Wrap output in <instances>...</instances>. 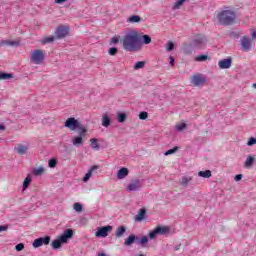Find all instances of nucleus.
<instances>
[{"mask_svg":"<svg viewBox=\"0 0 256 256\" xmlns=\"http://www.w3.org/2000/svg\"><path fill=\"white\" fill-rule=\"evenodd\" d=\"M123 49L129 51L130 53H136L141 51V35L137 31L128 32L121 40Z\"/></svg>","mask_w":256,"mask_h":256,"instance_id":"obj_1","label":"nucleus"},{"mask_svg":"<svg viewBox=\"0 0 256 256\" xmlns=\"http://www.w3.org/2000/svg\"><path fill=\"white\" fill-rule=\"evenodd\" d=\"M235 12L231 10H223L217 13L216 19L220 25H233L235 23Z\"/></svg>","mask_w":256,"mask_h":256,"instance_id":"obj_2","label":"nucleus"},{"mask_svg":"<svg viewBox=\"0 0 256 256\" xmlns=\"http://www.w3.org/2000/svg\"><path fill=\"white\" fill-rule=\"evenodd\" d=\"M64 127L70 129V131H77L79 130V135H87V128L83 124H81L77 119L74 117H70L65 121Z\"/></svg>","mask_w":256,"mask_h":256,"instance_id":"obj_3","label":"nucleus"},{"mask_svg":"<svg viewBox=\"0 0 256 256\" xmlns=\"http://www.w3.org/2000/svg\"><path fill=\"white\" fill-rule=\"evenodd\" d=\"M71 237H73V230L72 229L65 230L62 235H60L56 240L52 242L51 244L52 249H61V244L67 243V241H69Z\"/></svg>","mask_w":256,"mask_h":256,"instance_id":"obj_4","label":"nucleus"},{"mask_svg":"<svg viewBox=\"0 0 256 256\" xmlns=\"http://www.w3.org/2000/svg\"><path fill=\"white\" fill-rule=\"evenodd\" d=\"M30 61L34 65H43V61H45V51L41 49H36L31 52Z\"/></svg>","mask_w":256,"mask_h":256,"instance_id":"obj_5","label":"nucleus"},{"mask_svg":"<svg viewBox=\"0 0 256 256\" xmlns=\"http://www.w3.org/2000/svg\"><path fill=\"white\" fill-rule=\"evenodd\" d=\"M169 233V227L167 226H157L154 230L148 233L149 239H155L157 235H167Z\"/></svg>","mask_w":256,"mask_h":256,"instance_id":"obj_6","label":"nucleus"},{"mask_svg":"<svg viewBox=\"0 0 256 256\" xmlns=\"http://www.w3.org/2000/svg\"><path fill=\"white\" fill-rule=\"evenodd\" d=\"M113 231V226L108 225V226H102L97 229L95 232V237H108L109 233Z\"/></svg>","mask_w":256,"mask_h":256,"instance_id":"obj_7","label":"nucleus"},{"mask_svg":"<svg viewBox=\"0 0 256 256\" xmlns=\"http://www.w3.org/2000/svg\"><path fill=\"white\" fill-rule=\"evenodd\" d=\"M69 35V27L68 26H58L55 30L56 39H65Z\"/></svg>","mask_w":256,"mask_h":256,"instance_id":"obj_8","label":"nucleus"},{"mask_svg":"<svg viewBox=\"0 0 256 256\" xmlns=\"http://www.w3.org/2000/svg\"><path fill=\"white\" fill-rule=\"evenodd\" d=\"M49 243H51V237L45 236L35 239L32 245L34 249H39V247H43V245H49Z\"/></svg>","mask_w":256,"mask_h":256,"instance_id":"obj_9","label":"nucleus"},{"mask_svg":"<svg viewBox=\"0 0 256 256\" xmlns=\"http://www.w3.org/2000/svg\"><path fill=\"white\" fill-rule=\"evenodd\" d=\"M194 47H197L198 49H203L205 45H207V38L205 36L198 34L195 36L193 41Z\"/></svg>","mask_w":256,"mask_h":256,"instance_id":"obj_10","label":"nucleus"},{"mask_svg":"<svg viewBox=\"0 0 256 256\" xmlns=\"http://www.w3.org/2000/svg\"><path fill=\"white\" fill-rule=\"evenodd\" d=\"M191 81L194 87H201L205 85V83H207V78H205L201 74H196L192 76Z\"/></svg>","mask_w":256,"mask_h":256,"instance_id":"obj_11","label":"nucleus"},{"mask_svg":"<svg viewBox=\"0 0 256 256\" xmlns=\"http://www.w3.org/2000/svg\"><path fill=\"white\" fill-rule=\"evenodd\" d=\"M19 40H0V47H19Z\"/></svg>","mask_w":256,"mask_h":256,"instance_id":"obj_12","label":"nucleus"},{"mask_svg":"<svg viewBox=\"0 0 256 256\" xmlns=\"http://www.w3.org/2000/svg\"><path fill=\"white\" fill-rule=\"evenodd\" d=\"M251 43H252L251 38H249L247 36L242 37L241 45H242L243 51H249V49H251Z\"/></svg>","mask_w":256,"mask_h":256,"instance_id":"obj_13","label":"nucleus"},{"mask_svg":"<svg viewBox=\"0 0 256 256\" xmlns=\"http://www.w3.org/2000/svg\"><path fill=\"white\" fill-rule=\"evenodd\" d=\"M233 63V60L231 58L222 59L218 62V67L220 69H229Z\"/></svg>","mask_w":256,"mask_h":256,"instance_id":"obj_14","label":"nucleus"},{"mask_svg":"<svg viewBox=\"0 0 256 256\" xmlns=\"http://www.w3.org/2000/svg\"><path fill=\"white\" fill-rule=\"evenodd\" d=\"M141 187V180L135 179L133 180L128 186V191H139V188Z\"/></svg>","mask_w":256,"mask_h":256,"instance_id":"obj_15","label":"nucleus"},{"mask_svg":"<svg viewBox=\"0 0 256 256\" xmlns=\"http://www.w3.org/2000/svg\"><path fill=\"white\" fill-rule=\"evenodd\" d=\"M29 147L24 144H18L14 147V151L18 153V155H25L27 153Z\"/></svg>","mask_w":256,"mask_h":256,"instance_id":"obj_16","label":"nucleus"},{"mask_svg":"<svg viewBox=\"0 0 256 256\" xmlns=\"http://www.w3.org/2000/svg\"><path fill=\"white\" fill-rule=\"evenodd\" d=\"M83 137H85V135L79 134V136H73L72 145H74V147H80V145H83Z\"/></svg>","mask_w":256,"mask_h":256,"instance_id":"obj_17","label":"nucleus"},{"mask_svg":"<svg viewBox=\"0 0 256 256\" xmlns=\"http://www.w3.org/2000/svg\"><path fill=\"white\" fill-rule=\"evenodd\" d=\"M97 169H99V166L97 165L92 166L90 170L85 174L83 178V182L87 183V181H89V179H91V177L93 176V171H97Z\"/></svg>","mask_w":256,"mask_h":256,"instance_id":"obj_18","label":"nucleus"},{"mask_svg":"<svg viewBox=\"0 0 256 256\" xmlns=\"http://www.w3.org/2000/svg\"><path fill=\"white\" fill-rule=\"evenodd\" d=\"M145 215H147V210L140 209L137 215H135L134 220L137 222H141L143 221V219H145Z\"/></svg>","mask_w":256,"mask_h":256,"instance_id":"obj_19","label":"nucleus"},{"mask_svg":"<svg viewBox=\"0 0 256 256\" xmlns=\"http://www.w3.org/2000/svg\"><path fill=\"white\" fill-rule=\"evenodd\" d=\"M253 163H255V157L249 155L246 158V161L244 162L245 169H251L253 167Z\"/></svg>","mask_w":256,"mask_h":256,"instance_id":"obj_20","label":"nucleus"},{"mask_svg":"<svg viewBox=\"0 0 256 256\" xmlns=\"http://www.w3.org/2000/svg\"><path fill=\"white\" fill-rule=\"evenodd\" d=\"M127 175H129V169H127V168H121L117 172L118 179H125V177H127Z\"/></svg>","mask_w":256,"mask_h":256,"instance_id":"obj_21","label":"nucleus"},{"mask_svg":"<svg viewBox=\"0 0 256 256\" xmlns=\"http://www.w3.org/2000/svg\"><path fill=\"white\" fill-rule=\"evenodd\" d=\"M90 143H91V147L94 151H99V149H101V146L99 145V139L91 138Z\"/></svg>","mask_w":256,"mask_h":256,"instance_id":"obj_22","label":"nucleus"},{"mask_svg":"<svg viewBox=\"0 0 256 256\" xmlns=\"http://www.w3.org/2000/svg\"><path fill=\"white\" fill-rule=\"evenodd\" d=\"M127 231V228L125 226H119L116 229L115 236L119 239L120 237H123Z\"/></svg>","mask_w":256,"mask_h":256,"instance_id":"obj_23","label":"nucleus"},{"mask_svg":"<svg viewBox=\"0 0 256 256\" xmlns=\"http://www.w3.org/2000/svg\"><path fill=\"white\" fill-rule=\"evenodd\" d=\"M135 239H136V237L133 234L128 236V238H126L124 241V245L126 247H130V245H133V243H135Z\"/></svg>","mask_w":256,"mask_h":256,"instance_id":"obj_24","label":"nucleus"},{"mask_svg":"<svg viewBox=\"0 0 256 256\" xmlns=\"http://www.w3.org/2000/svg\"><path fill=\"white\" fill-rule=\"evenodd\" d=\"M127 23H141V16L132 15L127 19Z\"/></svg>","mask_w":256,"mask_h":256,"instance_id":"obj_25","label":"nucleus"},{"mask_svg":"<svg viewBox=\"0 0 256 256\" xmlns=\"http://www.w3.org/2000/svg\"><path fill=\"white\" fill-rule=\"evenodd\" d=\"M109 125H111V118L107 114H104L102 116V126L109 127Z\"/></svg>","mask_w":256,"mask_h":256,"instance_id":"obj_26","label":"nucleus"},{"mask_svg":"<svg viewBox=\"0 0 256 256\" xmlns=\"http://www.w3.org/2000/svg\"><path fill=\"white\" fill-rule=\"evenodd\" d=\"M9 79H13V74L0 72V81H7Z\"/></svg>","mask_w":256,"mask_h":256,"instance_id":"obj_27","label":"nucleus"},{"mask_svg":"<svg viewBox=\"0 0 256 256\" xmlns=\"http://www.w3.org/2000/svg\"><path fill=\"white\" fill-rule=\"evenodd\" d=\"M191 177H182L179 185H181V187H187V185H189V181H191Z\"/></svg>","mask_w":256,"mask_h":256,"instance_id":"obj_28","label":"nucleus"},{"mask_svg":"<svg viewBox=\"0 0 256 256\" xmlns=\"http://www.w3.org/2000/svg\"><path fill=\"white\" fill-rule=\"evenodd\" d=\"M198 175L199 177H203L204 179H209V177H211V170L199 171Z\"/></svg>","mask_w":256,"mask_h":256,"instance_id":"obj_29","label":"nucleus"},{"mask_svg":"<svg viewBox=\"0 0 256 256\" xmlns=\"http://www.w3.org/2000/svg\"><path fill=\"white\" fill-rule=\"evenodd\" d=\"M175 129L176 131H185V129H187V124L185 122L177 123Z\"/></svg>","mask_w":256,"mask_h":256,"instance_id":"obj_30","label":"nucleus"},{"mask_svg":"<svg viewBox=\"0 0 256 256\" xmlns=\"http://www.w3.org/2000/svg\"><path fill=\"white\" fill-rule=\"evenodd\" d=\"M43 173H45V168H43L42 166H40L39 168H35L33 170V174L36 176V177H39L40 175H43Z\"/></svg>","mask_w":256,"mask_h":256,"instance_id":"obj_31","label":"nucleus"},{"mask_svg":"<svg viewBox=\"0 0 256 256\" xmlns=\"http://www.w3.org/2000/svg\"><path fill=\"white\" fill-rule=\"evenodd\" d=\"M143 67H145V61H138L134 65V70L139 71V69H143Z\"/></svg>","mask_w":256,"mask_h":256,"instance_id":"obj_32","label":"nucleus"},{"mask_svg":"<svg viewBox=\"0 0 256 256\" xmlns=\"http://www.w3.org/2000/svg\"><path fill=\"white\" fill-rule=\"evenodd\" d=\"M29 185H31V175H28L23 182V189H27V187H29Z\"/></svg>","mask_w":256,"mask_h":256,"instance_id":"obj_33","label":"nucleus"},{"mask_svg":"<svg viewBox=\"0 0 256 256\" xmlns=\"http://www.w3.org/2000/svg\"><path fill=\"white\" fill-rule=\"evenodd\" d=\"M187 0H178L177 2L174 3L173 9L177 10L180 9L183 6V3H185Z\"/></svg>","mask_w":256,"mask_h":256,"instance_id":"obj_34","label":"nucleus"},{"mask_svg":"<svg viewBox=\"0 0 256 256\" xmlns=\"http://www.w3.org/2000/svg\"><path fill=\"white\" fill-rule=\"evenodd\" d=\"M118 123H125V119H127V114L119 113L117 116Z\"/></svg>","mask_w":256,"mask_h":256,"instance_id":"obj_35","label":"nucleus"},{"mask_svg":"<svg viewBox=\"0 0 256 256\" xmlns=\"http://www.w3.org/2000/svg\"><path fill=\"white\" fill-rule=\"evenodd\" d=\"M48 167H50V169H55V167H57V159L52 158L48 161Z\"/></svg>","mask_w":256,"mask_h":256,"instance_id":"obj_36","label":"nucleus"},{"mask_svg":"<svg viewBox=\"0 0 256 256\" xmlns=\"http://www.w3.org/2000/svg\"><path fill=\"white\" fill-rule=\"evenodd\" d=\"M55 41V37L54 36H45L42 43H53Z\"/></svg>","mask_w":256,"mask_h":256,"instance_id":"obj_37","label":"nucleus"},{"mask_svg":"<svg viewBox=\"0 0 256 256\" xmlns=\"http://www.w3.org/2000/svg\"><path fill=\"white\" fill-rule=\"evenodd\" d=\"M74 210L77 213H81V211H83V205H81L79 202L74 203Z\"/></svg>","mask_w":256,"mask_h":256,"instance_id":"obj_38","label":"nucleus"},{"mask_svg":"<svg viewBox=\"0 0 256 256\" xmlns=\"http://www.w3.org/2000/svg\"><path fill=\"white\" fill-rule=\"evenodd\" d=\"M142 43L144 45H149V43H151V38L149 35H142Z\"/></svg>","mask_w":256,"mask_h":256,"instance_id":"obj_39","label":"nucleus"},{"mask_svg":"<svg viewBox=\"0 0 256 256\" xmlns=\"http://www.w3.org/2000/svg\"><path fill=\"white\" fill-rule=\"evenodd\" d=\"M179 150V147H174L164 153V155H173V153H176Z\"/></svg>","mask_w":256,"mask_h":256,"instance_id":"obj_40","label":"nucleus"},{"mask_svg":"<svg viewBox=\"0 0 256 256\" xmlns=\"http://www.w3.org/2000/svg\"><path fill=\"white\" fill-rule=\"evenodd\" d=\"M119 51V49H117V47H112V48H110L109 49V55H111V56H115V55H117V52Z\"/></svg>","mask_w":256,"mask_h":256,"instance_id":"obj_41","label":"nucleus"},{"mask_svg":"<svg viewBox=\"0 0 256 256\" xmlns=\"http://www.w3.org/2000/svg\"><path fill=\"white\" fill-rule=\"evenodd\" d=\"M248 147H253V145H256V138H249L248 142H247Z\"/></svg>","mask_w":256,"mask_h":256,"instance_id":"obj_42","label":"nucleus"},{"mask_svg":"<svg viewBox=\"0 0 256 256\" xmlns=\"http://www.w3.org/2000/svg\"><path fill=\"white\" fill-rule=\"evenodd\" d=\"M166 49L167 51H173V49H175V44L172 41H169Z\"/></svg>","mask_w":256,"mask_h":256,"instance_id":"obj_43","label":"nucleus"},{"mask_svg":"<svg viewBox=\"0 0 256 256\" xmlns=\"http://www.w3.org/2000/svg\"><path fill=\"white\" fill-rule=\"evenodd\" d=\"M147 117H149V114L147 112H140L139 119H141L142 121H145Z\"/></svg>","mask_w":256,"mask_h":256,"instance_id":"obj_44","label":"nucleus"},{"mask_svg":"<svg viewBox=\"0 0 256 256\" xmlns=\"http://www.w3.org/2000/svg\"><path fill=\"white\" fill-rule=\"evenodd\" d=\"M16 251H23L25 249V244L19 243L15 247Z\"/></svg>","mask_w":256,"mask_h":256,"instance_id":"obj_45","label":"nucleus"},{"mask_svg":"<svg viewBox=\"0 0 256 256\" xmlns=\"http://www.w3.org/2000/svg\"><path fill=\"white\" fill-rule=\"evenodd\" d=\"M207 55H200L196 57V61H207Z\"/></svg>","mask_w":256,"mask_h":256,"instance_id":"obj_46","label":"nucleus"},{"mask_svg":"<svg viewBox=\"0 0 256 256\" xmlns=\"http://www.w3.org/2000/svg\"><path fill=\"white\" fill-rule=\"evenodd\" d=\"M149 242V238L147 236H143L140 240L141 245H145V243Z\"/></svg>","mask_w":256,"mask_h":256,"instance_id":"obj_47","label":"nucleus"},{"mask_svg":"<svg viewBox=\"0 0 256 256\" xmlns=\"http://www.w3.org/2000/svg\"><path fill=\"white\" fill-rule=\"evenodd\" d=\"M169 63L171 65V67H175V58H173V56L169 57Z\"/></svg>","mask_w":256,"mask_h":256,"instance_id":"obj_48","label":"nucleus"},{"mask_svg":"<svg viewBox=\"0 0 256 256\" xmlns=\"http://www.w3.org/2000/svg\"><path fill=\"white\" fill-rule=\"evenodd\" d=\"M9 229L8 225H1L0 226V233H3V231H7Z\"/></svg>","mask_w":256,"mask_h":256,"instance_id":"obj_49","label":"nucleus"},{"mask_svg":"<svg viewBox=\"0 0 256 256\" xmlns=\"http://www.w3.org/2000/svg\"><path fill=\"white\" fill-rule=\"evenodd\" d=\"M118 41H119V36H114V37L111 39V43H113V45L117 44Z\"/></svg>","mask_w":256,"mask_h":256,"instance_id":"obj_50","label":"nucleus"},{"mask_svg":"<svg viewBox=\"0 0 256 256\" xmlns=\"http://www.w3.org/2000/svg\"><path fill=\"white\" fill-rule=\"evenodd\" d=\"M243 179V175L242 174H237L234 178L235 181H241Z\"/></svg>","mask_w":256,"mask_h":256,"instance_id":"obj_51","label":"nucleus"},{"mask_svg":"<svg viewBox=\"0 0 256 256\" xmlns=\"http://www.w3.org/2000/svg\"><path fill=\"white\" fill-rule=\"evenodd\" d=\"M65 1L67 0H55V3H57L58 5H61V3H65Z\"/></svg>","mask_w":256,"mask_h":256,"instance_id":"obj_52","label":"nucleus"},{"mask_svg":"<svg viewBox=\"0 0 256 256\" xmlns=\"http://www.w3.org/2000/svg\"><path fill=\"white\" fill-rule=\"evenodd\" d=\"M6 127L3 124H0V131H5Z\"/></svg>","mask_w":256,"mask_h":256,"instance_id":"obj_53","label":"nucleus"},{"mask_svg":"<svg viewBox=\"0 0 256 256\" xmlns=\"http://www.w3.org/2000/svg\"><path fill=\"white\" fill-rule=\"evenodd\" d=\"M252 39H256V32H255V30L252 31Z\"/></svg>","mask_w":256,"mask_h":256,"instance_id":"obj_54","label":"nucleus"},{"mask_svg":"<svg viewBox=\"0 0 256 256\" xmlns=\"http://www.w3.org/2000/svg\"><path fill=\"white\" fill-rule=\"evenodd\" d=\"M98 256H107L105 253H99Z\"/></svg>","mask_w":256,"mask_h":256,"instance_id":"obj_55","label":"nucleus"},{"mask_svg":"<svg viewBox=\"0 0 256 256\" xmlns=\"http://www.w3.org/2000/svg\"><path fill=\"white\" fill-rule=\"evenodd\" d=\"M254 89H256V83L253 84Z\"/></svg>","mask_w":256,"mask_h":256,"instance_id":"obj_56","label":"nucleus"}]
</instances>
